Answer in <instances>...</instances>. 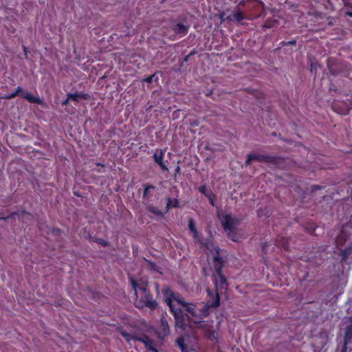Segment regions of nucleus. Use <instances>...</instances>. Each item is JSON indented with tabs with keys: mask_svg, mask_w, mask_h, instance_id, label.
<instances>
[{
	"mask_svg": "<svg viewBox=\"0 0 352 352\" xmlns=\"http://www.w3.org/2000/svg\"><path fill=\"white\" fill-rule=\"evenodd\" d=\"M129 281L137 296L135 307L138 308L148 307L151 310H155L158 305L148 290V284L142 283L139 285L132 277H129Z\"/></svg>",
	"mask_w": 352,
	"mask_h": 352,
	"instance_id": "1",
	"label": "nucleus"
},
{
	"mask_svg": "<svg viewBox=\"0 0 352 352\" xmlns=\"http://www.w3.org/2000/svg\"><path fill=\"white\" fill-rule=\"evenodd\" d=\"M214 273L213 279L215 285V295L222 294L227 291L228 283L226 277L222 273L223 261L219 255V248H217L213 258Z\"/></svg>",
	"mask_w": 352,
	"mask_h": 352,
	"instance_id": "2",
	"label": "nucleus"
},
{
	"mask_svg": "<svg viewBox=\"0 0 352 352\" xmlns=\"http://www.w3.org/2000/svg\"><path fill=\"white\" fill-rule=\"evenodd\" d=\"M162 293L163 294L164 300L168 306L170 312L174 316L176 325L177 327H183L185 322L184 311L179 307H175L173 304L174 299H175L176 297V293L172 291V289L168 287L162 288Z\"/></svg>",
	"mask_w": 352,
	"mask_h": 352,
	"instance_id": "3",
	"label": "nucleus"
},
{
	"mask_svg": "<svg viewBox=\"0 0 352 352\" xmlns=\"http://www.w3.org/2000/svg\"><path fill=\"white\" fill-rule=\"evenodd\" d=\"M206 292L210 298L207 301L206 305H204L200 309L198 308V316L197 319L194 320L195 324H199L203 318H206L209 316L210 308H217L220 305V296L218 294L214 296L212 292L209 289H208Z\"/></svg>",
	"mask_w": 352,
	"mask_h": 352,
	"instance_id": "4",
	"label": "nucleus"
},
{
	"mask_svg": "<svg viewBox=\"0 0 352 352\" xmlns=\"http://www.w3.org/2000/svg\"><path fill=\"white\" fill-rule=\"evenodd\" d=\"M239 6H244L245 10L250 12V16H247L248 19L259 17L263 10L262 2L257 0L241 1Z\"/></svg>",
	"mask_w": 352,
	"mask_h": 352,
	"instance_id": "5",
	"label": "nucleus"
},
{
	"mask_svg": "<svg viewBox=\"0 0 352 352\" xmlns=\"http://www.w3.org/2000/svg\"><path fill=\"white\" fill-rule=\"evenodd\" d=\"M19 96L21 98L25 99L30 103L42 104L43 100L38 98L34 96L32 94L28 91H23V89L21 87L18 86L14 91L10 94H6L3 96L1 98L6 100H10L12 98H15L16 96Z\"/></svg>",
	"mask_w": 352,
	"mask_h": 352,
	"instance_id": "6",
	"label": "nucleus"
},
{
	"mask_svg": "<svg viewBox=\"0 0 352 352\" xmlns=\"http://www.w3.org/2000/svg\"><path fill=\"white\" fill-rule=\"evenodd\" d=\"M169 25L171 30L179 37L186 35L190 28V25L186 18L172 19L170 21Z\"/></svg>",
	"mask_w": 352,
	"mask_h": 352,
	"instance_id": "7",
	"label": "nucleus"
},
{
	"mask_svg": "<svg viewBox=\"0 0 352 352\" xmlns=\"http://www.w3.org/2000/svg\"><path fill=\"white\" fill-rule=\"evenodd\" d=\"M217 217L219 219L221 226L227 232L228 230H236V227L240 224L241 220L234 218L231 214L225 212H218Z\"/></svg>",
	"mask_w": 352,
	"mask_h": 352,
	"instance_id": "8",
	"label": "nucleus"
},
{
	"mask_svg": "<svg viewBox=\"0 0 352 352\" xmlns=\"http://www.w3.org/2000/svg\"><path fill=\"white\" fill-rule=\"evenodd\" d=\"M250 159H253V161L265 162L273 165H277L282 162V158L280 157L263 155L258 153H250Z\"/></svg>",
	"mask_w": 352,
	"mask_h": 352,
	"instance_id": "9",
	"label": "nucleus"
},
{
	"mask_svg": "<svg viewBox=\"0 0 352 352\" xmlns=\"http://www.w3.org/2000/svg\"><path fill=\"white\" fill-rule=\"evenodd\" d=\"M332 109L335 112L346 116L352 109V101H349V103L344 101H336L332 104Z\"/></svg>",
	"mask_w": 352,
	"mask_h": 352,
	"instance_id": "10",
	"label": "nucleus"
},
{
	"mask_svg": "<svg viewBox=\"0 0 352 352\" xmlns=\"http://www.w3.org/2000/svg\"><path fill=\"white\" fill-rule=\"evenodd\" d=\"M185 311L187 312V317L189 320L194 323V320L197 319L198 316V308L195 304L186 302L183 306Z\"/></svg>",
	"mask_w": 352,
	"mask_h": 352,
	"instance_id": "11",
	"label": "nucleus"
},
{
	"mask_svg": "<svg viewBox=\"0 0 352 352\" xmlns=\"http://www.w3.org/2000/svg\"><path fill=\"white\" fill-rule=\"evenodd\" d=\"M170 333L169 325L166 319L164 317L161 318L160 326L157 330V334L161 339H164Z\"/></svg>",
	"mask_w": 352,
	"mask_h": 352,
	"instance_id": "12",
	"label": "nucleus"
},
{
	"mask_svg": "<svg viewBox=\"0 0 352 352\" xmlns=\"http://www.w3.org/2000/svg\"><path fill=\"white\" fill-rule=\"evenodd\" d=\"M164 155V151L160 150L159 153L155 152L153 154V157L155 162L160 166L162 170H168V167L163 162Z\"/></svg>",
	"mask_w": 352,
	"mask_h": 352,
	"instance_id": "13",
	"label": "nucleus"
},
{
	"mask_svg": "<svg viewBox=\"0 0 352 352\" xmlns=\"http://www.w3.org/2000/svg\"><path fill=\"white\" fill-rule=\"evenodd\" d=\"M275 245L283 248L285 251L289 250V239L288 238L278 236L275 240Z\"/></svg>",
	"mask_w": 352,
	"mask_h": 352,
	"instance_id": "14",
	"label": "nucleus"
},
{
	"mask_svg": "<svg viewBox=\"0 0 352 352\" xmlns=\"http://www.w3.org/2000/svg\"><path fill=\"white\" fill-rule=\"evenodd\" d=\"M67 96L75 102H78L80 99L89 100L90 98L88 94L84 92L68 93Z\"/></svg>",
	"mask_w": 352,
	"mask_h": 352,
	"instance_id": "15",
	"label": "nucleus"
},
{
	"mask_svg": "<svg viewBox=\"0 0 352 352\" xmlns=\"http://www.w3.org/2000/svg\"><path fill=\"white\" fill-rule=\"evenodd\" d=\"M349 324L346 327L344 342L349 343L352 339V316L349 318Z\"/></svg>",
	"mask_w": 352,
	"mask_h": 352,
	"instance_id": "16",
	"label": "nucleus"
},
{
	"mask_svg": "<svg viewBox=\"0 0 352 352\" xmlns=\"http://www.w3.org/2000/svg\"><path fill=\"white\" fill-rule=\"evenodd\" d=\"M245 18V14L240 10L233 11L228 16L229 20H232L237 23H241Z\"/></svg>",
	"mask_w": 352,
	"mask_h": 352,
	"instance_id": "17",
	"label": "nucleus"
},
{
	"mask_svg": "<svg viewBox=\"0 0 352 352\" xmlns=\"http://www.w3.org/2000/svg\"><path fill=\"white\" fill-rule=\"evenodd\" d=\"M155 189V186L152 184H146L144 185V190L142 194V201L144 204L146 203L149 199V190Z\"/></svg>",
	"mask_w": 352,
	"mask_h": 352,
	"instance_id": "18",
	"label": "nucleus"
},
{
	"mask_svg": "<svg viewBox=\"0 0 352 352\" xmlns=\"http://www.w3.org/2000/svg\"><path fill=\"white\" fill-rule=\"evenodd\" d=\"M327 65L329 71L331 74L336 75L339 72V70L334 67V65H336V60L334 58H329L327 59Z\"/></svg>",
	"mask_w": 352,
	"mask_h": 352,
	"instance_id": "19",
	"label": "nucleus"
},
{
	"mask_svg": "<svg viewBox=\"0 0 352 352\" xmlns=\"http://www.w3.org/2000/svg\"><path fill=\"white\" fill-rule=\"evenodd\" d=\"M146 208L149 212L153 213L157 216L162 217L164 214L158 208L153 205H148Z\"/></svg>",
	"mask_w": 352,
	"mask_h": 352,
	"instance_id": "20",
	"label": "nucleus"
},
{
	"mask_svg": "<svg viewBox=\"0 0 352 352\" xmlns=\"http://www.w3.org/2000/svg\"><path fill=\"white\" fill-rule=\"evenodd\" d=\"M121 335L128 342H129L130 340H135V338H137V336H138V334L135 333H128V332H126V331H122L121 333Z\"/></svg>",
	"mask_w": 352,
	"mask_h": 352,
	"instance_id": "21",
	"label": "nucleus"
},
{
	"mask_svg": "<svg viewBox=\"0 0 352 352\" xmlns=\"http://www.w3.org/2000/svg\"><path fill=\"white\" fill-rule=\"evenodd\" d=\"M352 253V246H349L345 248L344 250L341 252V256L342 260L344 261L346 260L348 256Z\"/></svg>",
	"mask_w": 352,
	"mask_h": 352,
	"instance_id": "22",
	"label": "nucleus"
},
{
	"mask_svg": "<svg viewBox=\"0 0 352 352\" xmlns=\"http://www.w3.org/2000/svg\"><path fill=\"white\" fill-rule=\"evenodd\" d=\"M144 261L148 264V267L151 270L155 271V272H159L160 267L159 266L154 262L148 260L146 258H144Z\"/></svg>",
	"mask_w": 352,
	"mask_h": 352,
	"instance_id": "23",
	"label": "nucleus"
},
{
	"mask_svg": "<svg viewBox=\"0 0 352 352\" xmlns=\"http://www.w3.org/2000/svg\"><path fill=\"white\" fill-rule=\"evenodd\" d=\"M206 197L208 199L210 204L212 206H214V200L217 198L215 194L213 193L212 191L209 189Z\"/></svg>",
	"mask_w": 352,
	"mask_h": 352,
	"instance_id": "24",
	"label": "nucleus"
},
{
	"mask_svg": "<svg viewBox=\"0 0 352 352\" xmlns=\"http://www.w3.org/2000/svg\"><path fill=\"white\" fill-rule=\"evenodd\" d=\"M228 237L232 240V241L236 242L238 241L237 234L236 232V230H228L227 232Z\"/></svg>",
	"mask_w": 352,
	"mask_h": 352,
	"instance_id": "25",
	"label": "nucleus"
},
{
	"mask_svg": "<svg viewBox=\"0 0 352 352\" xmlns=\"http://www.w3.org/2000/svg\"><path fill=\"white\" fill-rule=\"evenodd\" d=\"M207 338L210 341H218L217 333L215 331H209L207 333Z\"/></svg>",
	"mask_w": 352,
	"mask_h": 352,
	"instance_id": "26",
	"label": "nucleus"
},
{
	"mask_svg": "<svg viewBox=\"0 0 352 352\" xmlns=\"http://www.w3.org/2000/svg\"><path fill=\"white\" fill-rule=\"evenodd\" d=\"M144 344L147 349L151 351H157V349L154 346L153 341L151 338L148 340H147L146 342L144 343Z\"/></svg>",
	"mask_w": 352,
	"mask_h": 352,
	"instance_id": "27",
	"label": "nucleus"
},
{
	"mask_svg": "<svg viewBox=\"0 0 352 352\" xmlns=\"http://www.w3.org/2000/svg\"><path fill=\"white\" fill-rule=\"evenodd\" d=\"M176 343L177 346L180 348V349L182 351V352H184L186 348L184 338L182 337L177 338Z\"/></svg>",
	"mask_w": 352,
	"mask_h": 352,
	"instance_id": "28",
	"label": "nucleus"
},
{
	"mask_svg": "<svg viewBox=\"0 0 352 352\" xmlns=\"http://www.w3.org/2000/svg\"><path fill=\"white\" fill-rule=\"evenodd\" d=\"M188 229L190 232H192L195 230H197L196 226H195V220L192 218H189L188 220Z\"/></svg>",
	"mask_w": 352,
	"mask_h": 352,
	"instance_id": "29",
	"label": "nucleus"
},
{
	"mask_svg": "<svg viewBox=\"0 0 352 352\" xmlns=\"http://www.w3.org/2000/svg\"><path fill=\"white\" fill-rule=\"evenodd\" d=\"M149 339H150V338L148 336H146L145 334H142V335H138L137 336V338H135V341H139V342H142L143 344H144Z\"/></svg>",
	"mask_w": 352,
	"mask_h": 352,
	"instance_id": "30",
	"label": "nucleus"
},
{
	"mask_svg": "<svg viewBox=\"0 0 352 352\" xmlns=\"http://www.w3.org/2000/svg\"><path fill=\"white\" fill-rule=\"evenodd\" d=\"M174 301H175L177 304L182 305V307L184 305L185 303H186V302H185L180 294H179L178 293H176V297H175V299H174Z\"/></svg>",
	"mask_w": 352,
	"mask_h": 352,
	"instance_id": "31",
	"label": "nucleus"
},
{
	"mask_svg": "<svg viewBox=\"0 0 352 352\" xmlns=\"http://www.w3.org/2000/svg\"><path fill=\"white\" fill-rule=\"evenodd\" d=\"M269 243L267 242H263L261 245V251L263 254V257H264L267 254V249L269 247Z\"/></svg>",
	"mask_w": 352,
	"mask_h": 352,
	"instance_id": "32",
	"label": "nucleus"
},
{
	"mask_svg": "<svg viewBox=\"0 0 352 352\" xmlns=\"http://www.w3.org/2000/svg\"><path fill=\"white\" fill-rule=\"evenodd\" d=\"M198 190L200 193H201L202 195H204L205 196H206L208 191V190L207 189V186L206 185L200 186L198 188Z\"/></svg>",
	"mask_w": 352,
	"mask_h": 352,
	"instance_id": "33",
	"label": "nucleus"
},
{
	"mask_svg": "<svg viewBox=\"0 0 352 352\" xmlns=\"http://www.w3.org/2000/svg\"><path fill=\"white\" fill-rule=\"evenodd\" d=\"M155 74H153L152 75L148 76L146 78H144V79H142V81L147 82V83H151L154 77L155 76Z\"/></svg>",
	"mask_w": 352,
	"mask_h": 352,
	"instance_id": "34",
	"label": "nucleus"
},
{
	"mask_svg": "<svg viewBox=\"0 0 352 352\" xmlns=\"http://www.w3.org/2000/svg\"><path fill=\"white\" fill-rule=\"evenodd\" d=\"M170 204L173 208H179V203L178 199H171Z\"/></svg>",
	"mask_w": 352,
	"mask_h": 352,
	"instance_id": "35",
	"label": "nucleus"
},
{
	"mask_svg": "<svg viewBox=\"0 0 352 352\" xmlns=\"http://www.w3.org/2000/svg\"><path fill=\"white\" fill-rule=\"evenodd\" d=\"M98 243L100 244L103 247H106L108 245V242L103 239H97L96 241Z\"/></svg>",
	"mask_w": 352,
	"mask_h": 352,
	"instance_id": "36",
	"label": "nucleus"
},
{
	"mask_svg": "<svg viewBox=\"0 0 352 352\" xmlns=\"http://www.w3.org/2000/svg\"><path fill=\"white\" fill-rule=\"evenodd\" d=\"M192 233V237L194 239V240L197 241H200V236L198 234V232H197V230L191 232Z\"/></svg>",
	"mask_w": 352,
	"mask_h": 352,
	"instance_id": "37",
	"label": "nucleus"
},
{
	"mask_svg": "<svg viewBox=\"0 0 352 352\" xmlns=\"http://www.w3.org/2000/svg\"><path fill=\"white\" fill-rule=\"evenodd\" d=\"M323 187L321 186H318V185H312L311 186V192H314L318 190H320L322 189Z\"/></svg>",
	"mask_w": 352,
	"mask_h": 352,
	"instance_id": "38",
	"label": "nucleus"
},
{
	"mask_svg": "<svg viewBox=\"0 0 352 352\" xmlns=\"http://www.w3.org/2000/svg\"><path fill=\"white\" fill-rule=\"evenodd\" d=\"M170 204H171V199L170 197H168L165 212H168L171 208H173Z\"/></svg>",
	"mask_w": 352,
	"mask_h": 352,
	"instance_id": "39",
	"label": "nucleus"
},
{
	"mask_svg": "<svg viewBox=\"0 0 352 352\" xmlns=\"http://www.w3.org/2000/svg\"><path fill=\"white\" fill-rule=\"evenodd\" d=\"M16 215H18V212H13L7 217H0V219L7 220L9 218H13V217H14Z\"/></svg>",
	"mask_w": 352,
	"mask_h": 352,
	"instance_id": "40",
	"label": "nucleus"
},
{
	"mask_svg": "<svg viewBox=\"0 0 352 352\" xmlns=\"http://www.w3.org/2000/svg\"><path fill=\"white\" fill-rule=\"evenodd\" d=\"M295 40H292L287 42H282L283 46H288L289 45H295L296 44Z\"/></svg>",
	"mask_w": 352,
	"mask_h": 352,
	"instance_id": "41",
	"label": "nucleus"
},
{
	"mask_svg": "<svg viewBox=\"0 0 352 352\" xmlns=\"http://www.w3.org/2000/svg\"><path fill=\"white\" fill-rule=\"evenodd\" d=\"M253 161V159H250V154L247 155L246 160L245 162V166H249L251 163V162Z\"/></svg>",
	"mask_w": 352,
	"mask_h": 352,
	"instance_id": "42",
	"label": "nucleus"
},
{
	"mask_svg": "<svg viewBox=\"0 0 352 352\" xmlns=\"http://www.w3.org/2000/svg\"><path fill=\"white\" fill-rule=\"evenodd\" d=\"M52 232L53 234L58 235L61 232V230L59 228H54Z\"/></svg>",
	"mask_w": 352,
	"mask_h": 352,
	"instance_id": "43",
	"label": "nucleus"
},
{
	"mask_svg": "<svg viewBox=\"0 0 352 352\" xmlns=\"http://www.w3.org/2000/svg\"><path fill=\"white\" fill-rule=\"evenodd\" d=\"M69 100H70V98H69V96H67V98L62 102V105L63 106L68 105L69 103Z\"/></svg>",
	"mask_w": 352,
	"mask_h": 352,
	"instance_id": "44",
	"label": "nucleus"
},
{
	"mask_svg": "<svg viewBox=\"0 0 352 352\" xmlns=\"http://www.w3.org/2000/svg\"><path fill=\"white\" fill-rule=\"evenodd\" d=\"M348 343L344 342L342 346L341 352H346Z\"/></svg>",
	"mask_w": 352,
	"mask_h": 352,
	"instance_id": "45",
	"label": "nucleus"
},
{
	"mask_svg": "<svg viewBox=\"0 0 352 352\" xmlns=\"http://www.w3.org/2000/svg\"><path fill=\"white\" fill-rule=\"evenodd\" d=\"M310 67H311L310 72L311 74H313L315 70H316V65H315L313 63H311Z\"/></svg>",
	"mask_w": 352,
	"mask_h": 352,
	"instance_id": "46",
	"label": "nucleus"
},
{
	"mask_svg": "<svg viewBox=\"0 0 352 352\" xmlns=\"http://www.w3.org/2000/svg\"><path fill=\"white\" fill-rule=\"evenodd\" d=\"M199 120H195L192 121V122H191V124H190V125H191L192 126H199Z\"/></svg>",
	"mask_w": 352,
	"mask_h": 352,
	"instance_id": "47",
	"label": "nucleus"
},
{
	"mask_svg": "<svg viewBox=\"0 0 352 352\" xmlns=\"http://www.w3.org/2000/svg\"><path fill=\"white\" fill-rule=\"evenodd\" d=\"M180 170H181V168H180L179 166H177L175 169V175H177V174L180 173Z\"/></svg>",
	"mask_w": 352,
	"mask_h": 352,
	"instance_id": "48",
	"label": "nucleus"
},
{
	"mask_svg": "<svg viewBox=\"0 0 352 352\" xmlns=\"http://www.w3.org/2000/svg\"><path fill=\"white\" fill-rule=\"evenodd\" d=\"M345 15L348 16H350V17H352V12H351V11H346L345 12Z\"/></svg>",
	"mask_w": 352,
	"mask_h": 352,
	"instance_id": "49",
	"label": "nucleus"
},
{
	"mask_svg": "<svg viewBox=\"0 0 352 352\" xmlns=\"http://www.w3.org/2000/svg\"><path fill=\"white\" fill-rule=\"evenodd\" d=\"M23 49L25 52V55L27 56V47L25 46H23Z\"/></svg>",
	"mask_w": 352,
	"mask_h": 352,
	"instance_id": "50",
	"label": "nucleus"
},
{
	"mask_svg": "<svg viewBox=\"0 0 352 352\" xmlns=\"http://www.w3.org/2000/svg\"><path fill=\"white\" fill-rule=\"evenodd\" d=\"M263 95L261 92H258L257 95L256 96L257 98H261V96Z\"/></svg>",
	"mask_w": 352,
	"mask_h": 352,
	"instance_id": "51",
	"label": "nucleus"
},
{
	"mask_svg": "<svg viewBox=\"0 0 352 352\" xmlns=\"http://www.w3.org/2000/svg\"><path fill=\"white\" fill-rule=\"evenodd\" d=\"M316 2L329 1V0H315Z\"/></svg>",
	"mask_w": 352,
	"mask_h": 352,
	"instance_id": "52",
	"label": "nucleus"
},
{
	"mask_svg": "<svg viewBox=\"0 0 352 352\" xmlns=\"http://www.w3.org/2000/svg\"><path fill=\"white\" fill-rule=\"evenodd\" d=\"M97 165H98V166H101L102 167H104V164H98Z\"/></svg>",
	"mask_w": 352,
	"mask_h": 352,
	"instance_id": "53",
	"label": "nucleus"
},
{
	"mask_svg": "<svg viewBox=\"0 0 352 352\" xmlns=\"http://www.w3.org/2000/svg\"><path fill=\"white\" fill-rule=\"evenodd\" d=\"M265 26L267 28H269L270 26L267 25V23H265Z\"/></svg>",
	"mask_w": 352,
	"mask_h": 352,
	"instance_id": "54",
	"label": "nucleus"
},
{
	"mask_svg": "<svg viewBox=\"0 0 352 352\" xmlns=\"http://www.w3.org/2000/svg\"><path fill=\"white\" fill-rule=\"evenodd\" d=\"M158 79H159V78H158V77H157V78L155 79V81H158Z\"/></svg>",
	"mask_w": 352,
	"mask_h": 352,
	"instance_id": "55",
	"label": "nucleus"
},
{
	"mask_svg": "<svg viewBox=\"0 0 352 352\" xmlns=\"http://www.w3.org/2000/svg\"><path fill=\"white\" fill-rule=\"evenodd\" d=\"M166 1V0H162V3H163V2Z\"/></svg>",
	"mask_w": 352,
	"mask_h": 352,
	"instance_id": "56",
	"label": "nucleus"
},
{
	"mask_svg": "<svg viewBox=\"0 0 352 352\" xmlns=\"http://www.w3.org/2000/svg\"><path fill=\"white\" fill-rule=\"evenodd\" d=\"M351 7L352 8V5L351 6Z\"/></svg>",
	"mask_w": 352,
	"mask_h": 352,
	"instance_id": "57",
	"label": "nucleus"
}]
</instances>
